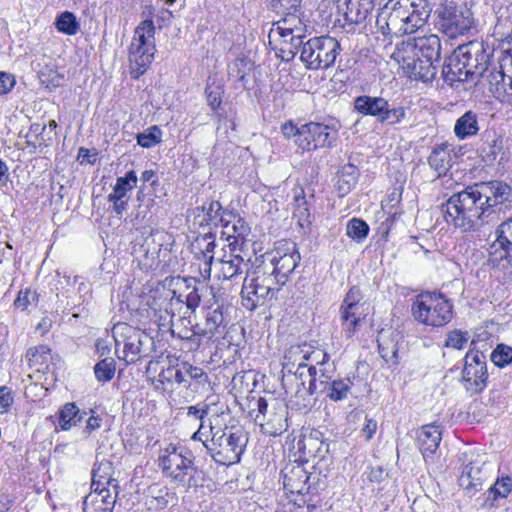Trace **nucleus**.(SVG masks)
<instances>
[{
  "label": "nucleus",
  "instance_id": "c9c22d12",
  "mask_svg": "<svg viewBox=\"0 0 512 512\" xmlns=\"http://www.w3.org/2000/svg\"><path fill=\"white\" fill-rule=\"evenodd\" d=\"M352 385L349 377L335 378L320 394H325L333 402L343 401L348 399Z\"/></svg>",
  "mask_w": 512,
  "mask_h": 512
},
{
  "label": "nucleus",
  "instance_id": "864d4df0",
  "mask_svg": "<svg viewBox=\"0 0 512 512\" xmlns=\"http://www.w3.org/2000/svg\"><path fill=\"white\" fill-rule=\"evenodd\" d=\"M491 361L498 367H504L512 361V348L498 345L491 354Z\"/></svg>",
  "mask_w": 512,
  "mask_h": 512
},
{
  "label": "nucleus",
  "instance_id": "393cba45",
  "mask_svg": "<svg viewBox=\"0 0 512 512\" xmlns=\"http://www.w3.org/2000/svg\"><path fill=\"white\" fill-rule=\"evenodd\" d=\"M156 50L140 44H130L128 50V61L131 75L138 78L145 73L152 63Z\"/></svg>",
  "mask_w": 512,
  "mask_h": 512
},
{
  "label": "nucleus",
  "instance_id": "603ef678",
  "mask_svg": "<svg viewBox=\"0 0 512 512\" xmlns=\"http://www.w3.org/2000/svg\"><path fill=\"white\" fill-rule=\"evenodd\" d=\"M178 321L183 326L182 328H179L177 324H172L173 327H175L172 330V334L176 335L178 338L182 340H194L195 337H198V334H196V324L191 327H187L186 324H191V321L187 318H179Z\"/></svg>",
  "mask_w": 512,
  "mask_h": 512
},
{
  "label": "nucleus",
  "instance_id": "f704fd0d",
  "mask_svg": "<svg viewBox=\"0 0 512 512\" xmlns=\"http://www.w3.org/2000/svg\"><path fill=\"white\" fill-rule=\"evenodd\" d=\"M155 26L152 20L141 21L134 30V35L130 44H140L149 47L150 50H156L155 46Z\"/></svg>",
  "mask_w": 512,
  "mask_h": 512
},
{
  "label": "nucleus",
  "instance_id": "cd10ccee",
  "mask_svg": "<svg viewBox=\"0 0 512 512\" xmlns=\"http://www.w3.org/2000/svg\"><path fill=\"white\" fill-rule=\"evenodd\" d=\"M174 383L179 385L187 384V378H185V373H183V362L177 367H168L162 370L153 381L155 389L161 391L171 390Z\"/></svg>",
  "mask_w": 512,
  "mask_h": 512
},
{
  "label": "nucleus",
  "instance_id": "7ed1b4c3",
  "mask_svg": "<svg viewBox=\"0 0 512 512\" xmlns=\"http://www.w3.org/2000/svg\"><path fill=\"white\" fill-rule=\"evenodd\" d=\"M489 53L483 42L470 41L459 45L443 65L444 81L453 86L456 82L471 81L477 84L488 71Z\"/></svg>",
  "mask_w": 512,
  "mask_h": 512
},
{
  "label": "nucleus",
  "instance_id": "b1692460",
  "mask_svg": "<svg viewBox=\"0 0 512 512\" xmlns=\"http://www.w3.org/2000/svg\"><path fill=\"white\" fill-rule=\"evenodd\" d=\"M218 264L220 266L218 278L223 280L233 279L242 274L244 269L249 266L244 258L236 253V248L232 247V243H229V252L225 251L223 257L218 260Z\"/></svg>",
  "mask_w": 512,
  "mask_h": 512
},
{
  "label": "nucleus",
  "instance_id": "2f4dec72",
  "mask_svg": "<svg viewBox=\"0 0 512 512\" xmlns=\"http://www.w3.org/2000/svg\"><path fill=\"white\" fill-rule=\"evenodd\" d=\"M479 131L478 119L473 111L465 112L454 125V134L459 140L475 136Z\"/></svg>",
  "mask_w": 512,
  "mask_h": 512
},
{
  "label": "nucleus",
  "instance_id": "9b49d317",
  "mask_svg": "<svg viewBox=\"0 0 512 512\" xmlns=\"http://www.w3.org/2000/svg\"><path fill=\"white\" fill-rule=\"evenodd\" d=\"M435 14L438 29L451 39L467 34L473 28L471 11L453 0H444Z\"/></svg>",
  "mask_w": 512,
  "mask_h": 512
},
{
  "label": "nucleus",
  "instance_id": "6ab92c4d",
  "mask_svg": "<svg viewBox=\"0 0 512 512\" xmlns=\"http://www.w3.org/2000/svg\"><path fill=\"white\" fill-rule=\"evenodd\" d=\"M281 474L286 494L304 495L309 492V475L302 464H287L282 469Z\"/></svg>",
  "mask_w": 512,
  "mask_h": 512
},
{
  "label": "nucleus",
  "instance_id": "f3484780",
  "mask_svg": "<svg viewBox=\"0 0 512 512\" xmlns=\"http://www.w3.org/2000/svg\"><path fill=\"white\" fill-rule=\"evenodd\" d=\"M501 103L512 106V76L506 75L502 67H492L480 82Z\"/></svg>",
  "mask_w": 512,
  "mask_h": 512
},
{
  "label": "nucleus",
  "instance_id": "473e14b6",
  "mask_svg": "<svg viewBox=\"0 0 512 512\" xmlns=\"http://www.w3.org/2000/svg\"><path fill=\"white\" fill-rule=\"evenodd\" d=\"M308 372L311 377L308 391L311 395L323 392L329 383L335 379L333 378L334 369L320 368L318 370L315 365H310Z\"/></svg>",
  "mask_w": 512,
  "mask_h": 512
},
{
  "label": "nucleus",
  "instance_id": "f03ea898",
  "mask_svg": "<svg viewBox=\"0 0 512 512\" xmlns=\"http://www.w3.org/2000/svg\"><path fill=\"white\" fill-rule=\"evenodd\" d=\"M427 0H389L377 18L384 35L412 34L427 23L431 14Z\"/></svg>",
  "mask_w": 512,
  "mask_h": 512
},
{
  "label": "nucleus",
  "instance_id": "13d9d810",
  "mask_svg": "<svg viewBox=\"0 0 512 512\" xmlns=\"http://www.w3.org/2000/svg\"><path fill=\"white\" fill-rule=\"evenodd\" d=\"M207 103L211 107L213 111H217V109L220 107L222 98V89L220 86H213L211 84H208L205 89Z\"/></svg>",
  "mask_w": 512,
  "mask_h": 512
},
{
  "label": "nucleus",
  "instance_id": "774afa93",
  "mask_svg": "<svg viewBox=\"0 0 512 512\" xmlns=\"http://www.w3.org/2000/svg\"><path fill=\"white\" fill-rule=\"evenodd\" d=\"M377 430V421L372 418H366L365 424L361 429L362 435L366 440H370Z\"/></svg>",
  "mask_w": 512,
  "mask_h": 512
},
{
  "label": "nucleus",
  "instance_id": "37998d69",
  "mask_svg": "<svg viewBox=\"0 0 512 512\" xmlns=\"http://www.w3.org/2000/svg\"><path fill=\"white\" fill-rule=\"evenodd\" d=\"M55 27L59 32L73 36L78 33L80 24L72 12L64 11L57 16L55 20Z\"/></svg>",
  "mask_w": 512,
  "mask_h": 512
},
{
  "label": "nucleus",
  "instance_id": "680f3d73",
  "mask_svg": "<svg viewBox=\"0 0 512 512\" xmlns=\"http://www.w3.org/2000/svg\"><path fill=\"white\" fill-rule=\"evenodd\" d=\"M307 363L310 362V365H320L323 366L327 363L329 359V355L321 349L311 350V347L307 345Z\"/></svg>",
  "mask_w": 512,
  "mask_h": 512
},
{
  "label": "nucleus",
  "instance_id": "de8ad7c7",
  "mask_svg": "<svg viewBox=\"0 0 512 512\" xmlns=\"http://www.w3.org/2000/svg\"><path fill=\"white\" fill-rule=\"evenodd\" d=\"M95 377L98 381H110L115 374V361L111 357H106L94 366Z\"/></svg>",
  "mask_w": 512,
  "mask_h": 512
},
{
  "label": "nucleus",
  "instance_id": "79ce46f5",
  "mask_svg": "<svg viewBox=\"0 0 512 512\" xmlns=\"http://www.w3.org/2000/svg\"><path fill=\"white\" fill-rule=\"evenodd\" d=\"M183 373H185V378H187V380L191 379L195 381L193 384V389L195 391L204 389L209 384V377L207 373L200 367L193 366L188 362H183ZM185 386L191 387L192 384L187 382Z\"/></svg>",
  "mask_w": 512,
  "mask_h": 512
},
{
  "label": "nucleus",
  "instance_id": "052dcab7",
  "mask_svg": "<svg viewBox=\"0 0 512 512\" xmlns=\"http://www.w3.org/2000/svg\"><path fill=\"white\" fill-rule=\"evenodd\" d=\"M362 299L363 295L361 293V290L358 287L354 286L350 288L349 291L347 292L341 306H350V308L352 306L363 308L364 302H362Z\"/></svg>",
  "mask_w": 512,
  "mask_h": 512
},
{
  "label": "nucleus",
  "instance_id": "c756f323",
  "mask_svg": "<svg viewBox=\"0 0 512 512\" xmlns=\"http://www.w3.org/2000/svg\"><path fill=\"white\" fill-rule=\"evenodd\" d=\"M223 321L224 316L220 306H217L213 310H207L204 321L196 323V334H198V337L211 338Z\"/></svg>",
  "mask_w": 512,
  "mask_h": 512
},
{
  "label": "nucleus",
  "instance_id": "a211bd4d",
  "mask_svg": "<svg viewBox=\"0 0 512 512\" xmlns=\"http://www.w3.org/2000/svg\"><path fill=\"white\" fill-rule=\"evenodd\" d=\"M488 251L493 264L502 260H512V216L498 226L496 239Z\"/></svg>",
  "mask_w": 512,
  "mask_h": 512
},
{
  "label": "nucleus",
  "instance_id": "8fccbe9b",
  "mask_svg": "<svg viewBox=\"0 0 512 512\" xmlns=\"http://www.w3.org/2000/svg\"><path fill=\"white\" fill-rule=\"evenodd\" d=\"M378 348H379V353H380L381 357L387 363L396 364L398 362L397 361L398 349L396 347V344H394L392 341L387 342L384 339L383 335H381L378 339Z\"/></svg>",
  "mask_w": 512,
  "mask_h": 512
},
{
  "label": "nucleus",
  "instance_id": "3c124183",
  "mask_svg": "<svg viewBox=\"0 0 512 512\" xmlns=\"http://www.w3.org/2000/svg\"><path fill=\"white\" fill-rule=\"evenodd\" d=\"M252 64L245 58H237L228 66V74L232 77L243 80L248 71H250Z\"/></svg>",
  "mask_w": 512,
  "mask_h": 512
},
{
  "label": "nucleus",
  "instance_id": "aec40b11",
  "mask_svg": "<svg viewBox=\"0 0 512 512\" xmlns=\"http://www.w3.org/2000/svg\"><path fill=\"white\" fill-rule=\"evenodd\" d=\"M92 491L83 501L84 512H112L115 504V496L104 487V482L94 478L91 483Z\"/></svg>",
  "mask_w": 512,
  "mask_h": 512
},
{
  "label": "nucleus",
  "instance_id": "4c0bfd02",
  "mask_svg": "<svg viewBox=\"0 0 512 512\" xmlns=\"http://www.w3.org/2000/svg\"><path fill=\"white\" fill-rule=\"evenodd\" d=\"M26 357L31 368H35L38 372H44L51 360V350L46 345H39L30 348L26 353Z\"/></svg>",
  "mask_w": 512,
  "mask_h": 512
},
{
  "label": "nucleus",
  "instance_id": "5fc2aeb1",
  "mask_svg": "<svg viewBox=\"0 0 512 512\" xmlns=\"http://www.w3.org/2000/svg\"><path fill=\"white\" fill-rule=\"evenodd\" d=\"M468 340H469L468 332H462L460 330H453L447 334L445 346L448 348L461 350L464 348V346L468 342Z\"/></svg>",
  "mask_w": 512,
  "mask_h": 512
},
{
  "label": "nucleus",
  "instance_id": "a19ab883",
  "mask_svg": "<svg viewBox=\"0 0 512 512\" xmlns=\"http://www.w3.org/2000/svg\"><path fill=\"white\" fill-rule=\"evenodd\" d=\"M138 178L134 170L128 171L124 177H118L112 193L108 197L128 198L127 195L137 185Z\"/></svg>",
  "mask_w": 512,
  "mask_h": 512
},
{
  "label": "nucleus",
  "instance_id": "58836bf2",
  "mask_svg": "<svg viewBox=\"0 0 512 512\" xmlns=\"http://www.w3.org/2000/svg\"><path fill=\"white\" fill-rule=\"evenodd\" d=\"M86 412H80L74 403H66L59 412L58 423L61 430H69L81 422Z\"/></svg>",
  "mask_w": 512,
  "mask_h": 512
},
{
  "label": "nucleus",
  "instance_id": "0eeeda50",
  "mask_svg": "<svg viewBox=\"0 0 512 512\" xmlns=\"http://www.w3.org/2000/svg\"><path fill=\"white\" fill-rule=\"evenodd\" d=\"M112 336L115 341L116 352L122 344V356L120 360L126 364H133L141 358L146 357L152 350L154 341L145 331L133 327L125 322H118L112 328Z\"/></svg>",
  "mask_w": 512,
  "mask_h": 512
},
{
  "label": "nucleus",
  "instance_id": "c85d7f7f",
  "mask_svg": "<svg viewBox=\"0 0 512 512\" xmlns=\"http://www.w3.org/2000/svg\"><path fill=\"white\" fill-rule=\"evenodd\" d=\"M307 345L289 347L283 357L282 368L288 373H296L299 368L309 367L307 363Z\"/></svg>",
  "mask_w": 512,
  "mask_h": 512
},
{
  "label": "nucleus",
  "instance_id": "69168bd1",
  "mask_svg": "<svg viewBox=\"0 0 512 512\" xmlns=\"http://www.w3.org/2000/svg\"><path fill=\"white\" fill-rule=\"evenodd\" d=\"M282 133L286 138H294V141L299 138V134L302 131V125L296 127L292 122H287L281 127Z\"/></svg>",
  "mask_w": 512,
  "mask_h": 512
},
{
  "label": "nucleus",
  "instance_id": "72a5a7b5",
  "mask_svg": "<svg viewBox=\"0 0 512 512\" xmlns=\"http://www.w3.org/2000/svg\"><path fill=\"white\" fill-rule=\"evenodd\" d=\"M221 223L223 226L222 234L226 236L227 240L234 239L232 245L237 243L238 238L244 239L249 230L242 218L231 213H228Z\"/></svg>",
  "mask_w": 512,
  "mask_h": 512
},
{
  "label": "nucleus",
  "instance_id": "49530a36",
  "mask_svg": "<svg viewBox=\"0 0 512 512\" xmlns=\"http://www.w3.org/2000/svg\"><path fill=\"white\" fill-rule=\"evenodd\" d=\"M294 201L295 208L293 211V217L297 218L298 224L301 227L308 226L311 223V215L307 207V201L302 190L301 194H295Z\"/></svg>",
  "mask_w": 512,
  "mask_h": 512
},
{
  "label": "nucleus",
  "instance_id": "bb28decb",
  "mask_svg": "<svg viewBox=\"0 0 512 512\" xmlns=\"http://www.w3.org/2000/svg\"><path fill=\"white\" fill-rule=\"evenodd\" d=\"M451 161V149L447 143L435 146L428 157V164L438 177L447 173L451 167Z\"/></svg>",
  "mask_w": 512,
  "mask_h": 512
},
{
  "label": "nucleus",
  "instance_id": "7c9ffc66",
  "mask_svg": "<svg viewBox=\"0 0 512 512\" xmlns=\"http://www.w3.org/2000/svg\"><path fill=\"white\" fill-rule=\"evenodd\" d=\"M358 168L351 164H345L337 173L336 189L340 197L347 195L356 185L358 180Z\"/></svg>",
  "mask_w": 512,
  "mask_h": 512
},
{
  "label": "nucleus",
  "instance_id": "423d86ee",
  "mask_svg": "<svg viewBox=\"0 0 512 512\" xmlns=\"http://www.w3.org/2000/svg\"><path fill=\"white\" fill-rule=\"evenodd\" d=\"M412 316L426 326L442 327L453 317V304L441 293L422 292L412 304Z\"/></svg>",
  "mask_w": 512,
  "mask_h": 512
},
{
  "label": "nucleus",
  "instance_id": "ddd939ff",
  "mask_svg": "<svg viewBox=\"0 0 512 512\" xmlns=\"http://www.w3.org/2000/svg\"><path fill=\"white\" fill-rule=\"evenodd\" d=\"M354 110L361 115L375 117L387 125H397L406 117L405 107H391L383 97L358 96L354 99Z\"/></svg>",
  "mask_w": 512,
  "mask_h": 512
},
{
  "label": "nucleus",
  "instance_id": "e433bc0d",
  "mask_svg": "<svg viewBox=\"0 0 512 512\" xmlns=\"http://www.w3.org/2000/svg\"><path fill=\"white\" fill-rule=\"evenodd\" d=\"M362 315H364L362 307H340V318L347 337H352L354 335Z\"/></svg>",
  "mask_w": 512,
  "mask_h": 512
},
{
  "label": "nucleus",
  "instance_id": "09e8293b",
  "mask_svg": "<svg viewBox=\"0 0 512 512\" xmlns=\"http://www.w3.org/2000/svg\"><path fill=\"white\" fill-rule=\"evenodd\" d=\"M162 132L158 126H151L144 132L137 134V143L144 148H151L160 143Z\"/></svg>",
  "mask_w": 512,
  "mask_h": 512
},
{
  "label": "nucleus",
  "instance_id": "0e129e2a",
  "mask_svg": "<svg viewBox=\"0 0 512 512\" xmlns=\"http://www.w3.org/2000/svg\"><path fill=\"white\" fill-rule=\"evenodd\" d=\"M500 150L501 143L498 140H493L491 143H488L487 146L482 148L483 157L486 161H493Z\"/></svg>",
  "mask_w": 512,
  "mask_h": 512
},
{
  "label": "nucleus",
  "instance_id": "2eb2a0df",
  "mask_svg": "<svg viewBox=\"0 0 512 512\" xmlns=\"http://www.w3.org/2000/svg\"><path fill=\"white\" fill-rule=\"evenodd\" d=\"M464 360L462 383L465 389L471 392L482 391L488 377L486 356L479 351L470 350L466 353Z\"/></svg>",
  "mask_w": 512,
  "mask_h": 512
},
{
  "label": "nucleus",
  "instance_id": "a18cd8bd",
  "mask_svg": "<svg viewBox=\"0 0 512 512\" xmlns=\"http://www.w3.org/2000/svg\"><path fill=\"white\" fill-rule=\"evenodd\" d=\"M369 233L368 224L359 218H352L346 225V235L357 243L363 242Z\"/></svg>",
  "mask_w": 512,
  "mask_h": 512
},
{
  "label": "nucleus",
  "instance_id": "dca6fc26",
  "mask_svg": "<svg viewBox=\"0 0 512 512\" xmlns=\"http://www.w3.org/2000/svg\"><path fill=\"white\" fill-rule=\"evenodd\" d=\"M283 246L287 247H277L269 262L263 261V264L275 275L281 285L286 283L289 275L295 270L300 261V254L294 243H285Z\"/></svg>",
  "mask_w": 512,
  "mask_h": 512
},
{
  "label": "nucleus",
  "instance_id": "e2e57ef3",
  "mask_svg": "<svg viewBox=\"0 0 512 512\" xmlns=\"http://www.w3.org/2000/svg\"><path fill=\"white\" fill-rule=\"evenodd\" d=\"M15 77L7 72L0 71V95L9 93L15 86Z\"/></svg>",
  "mask_w": 512,
  "mask_h": 512
},
{
  "label": "nucleus",
  "instance_id": "39448f33",
  "mask_svg": "<svg viewBox=\"0 0 512 512\" xmlns=\"http://www.w3.org/2000/svg\"><path fill=\"white\" fill-rule=\"evenodd\" d=\"M280 286L282 285L275 278V275L262 262L254 269L246 270V277L241 290L242 305L253 311L271 300Z\"/></svg>",
  "mask_w": 512,
  "mask_h": 512
},
{
  "label": "nucleus",
  "instance_id": "4468645a",
  "mask_svg": "<svg viewBox=\"0 0 512 512\" xmlns=\"http://www.w3.org/2000/svg\"><path fill=\"white\" fill-rule=\"evenodd\" d=\"M337 140V131L328 125L309 122L302 125V131L295 144L302 151H315L325 147L334 146Z\"/></svg>",
  "mask_w": 512,
  "mask_h": 512
},
{
  "label": "nucleus",
  "instance_id": "1a4fd4ad",
  "mask_svg": "<svg viewBox=\"0 0 512 512\" xmlns=\"http://www.w3.org/2000/svg\"><path fill=\"white\" fill-rule=\"evenodd\" d=\"M300 60L307 69H328L338 57L341 47L339 42L330 36L314 37L302 42L299 48Z\"/></svg>",
  "mask_w": 512,
  "mask_h": 512
},
{
  "label": "nucleus",
  "instance_id": "a878e982",
  "mask_svg": "<svg viewBox=\"0 0 512 512\" xmlns=\"http://www.w3.org/2000/svg\"><path fill=\"white\" fill-rule=\"evenodd\" d=\"M442 439L439 426L434 424L423 425L417 431V444L425 459L432 457L437 451Z\"/></svg>",
  "mask_w": 512,
  "mask_h": 512
},
{
  "label": "nucleus",
  "instance_id": "6e6d98bb",
  "mask_svg": "<svg viewBox=\"0 0 512 512\" xmlns=\"http://www.w3.org/2000/svg\"><path fill=\"white\" fill-rule=\"evenodd\" d=\"M215 248V243L213 240H210L206 243L205 249L202 251L204 263L200 266V272L204 279H209L211 276V265L213 262V250Z\"/></svg>",
  "mask_w": 512,
  "mask_h": 512
},
{
  "label": "nucleus",
  "instance_id": "412c9836",
  "mask_svg": "<svg viewBox=\"0 0 512 512\" xmlns=\"http://www.w3.org/2000/svg\"><path fill=\"white\" fill-rule=\"evenodd\" d=\"M487 477L485 461L479 456L472 455L468 463L464 465L459 485L468 492H475L482 488V483Z\"/></svg>",
  "mask_w": 512,
  "mask_h": 512
},
{
  "label": "nucleus",
  "instance_id": "ea45409f",
  "mask_svg": "<svg viewBox=\"0 0 512 512\" xmlns=\"http://www.w3.org/2000/svg\"><path fill=\"white\" fill-rule=\"evenodd\" d=\"M512 491V479L509 477H503L498 479L493 486L487 491V499L484 506L487 508L494 507V501L498 498H506Z\"/></svg>",
  "mask_w": 512,
  "mask_h": 512
},
{
  "label": "nucleus",
  "instance_id": "5701e85b",
  "mask_svg": "<svg viewBox=\"0 0 512 512\" xmlns=\"http://www.w3.org/2000/svg\"><path fill=\"white\" fill-rule=\"evenodd\" d=\"M437 61L413 57L403 59V68L411 79L431 82L437 73Z\"/></svg>",
  "mask_w": 512,
  "mask_h": 512
},
{
  "label": "nucleus",
  "instance_id": "338daca9",
  "mask_svg": "<svg viewBox=\"0 0 512 512\" xmlns=\"http://www.w3.org/2000/svg\"><path fill=\"white\" fill-rule=\"evenodd\" d=\"M201 295L198 288H193L186 296V305L189 309L194 311L200 304Z\"/></svg>",
  "mask_w": 512,
  "mask_h": 512
},
{
  "label": "nucleus",
  "instance_id": "f8f14e48",
  "mask_svg": "<svg viewBox=\"0 0 512 512\" xmlns=\"http://www.w3.org/2000/svg\"><path fill=\"white\" fill-rule=\"evenodd\" d=\"M257 413L254 421L261 431L269 436L282 434L287 428V406L285 402L272 395L260 397L256 401Z\"/></svg>",
  "mask_w": 512,
  "mask_h": 512
},
{
  "label": "nucleus",
  "instance_id": "4be33fe9",
  "mask_svg": "<svg viewBox=\"0 0 512 512\" xmlns=\"http://www.w3.org/2000/svg\"><path fill=\"white\" fill-rule=\"evenodd\" d=\"M406 48L410 50L415 57L437 62L440 61L441 42L440 38L435 34L414 38L412 41L407 42Z\"/></svg>",
  "mask_w": 512,
  "mask_h": 512
},
{
  "label": "nucleus",
  "instance_id": "bf43d9fd",
  "mask_svg": "<svg viewBox=\"0 0 512 512\" xmlns=\"http://www.w3.org/2000/svg\"><path fill=\"white\" fill-rule=\"evenodd\" d=\"M111 464L110 462H102L98 465L97 468L93 469L92 472V483L94 482V478L104 482V487L106 485H110L114 480L110 477Z\"/></svg>",
  "mask_w": 512,
  "mask_h": 512
},
{
  "label": "nucleus",
  "instance_id": "c03bdc74",
  "mask_svg": "<svg viewBox=\"0 0 512 512\" xmlns=\"http://www.w3.org/2000/svg\"><path fill=\"white\" fill-rule=\"evenodd\" d=\"M208 411L209 406L205 403L189 406L187 408V415L192 416L201 422L198 430L192 435V440H202V437L206 436L207 432L205 431V418L208 415Z\"/></svg>",
  "mask_w": 512,
  "mask_h": 512
},
{
  "label": "nucleus",
  "instance_id": "f257e3e1",
  "mask_svg": "<svg viewBox=\"0 0 512 512\" xmlns=\"http://www.w3.org/2000/svg\"><path fill=\"white\" fill-rule=\"evenodd\" d=\"M511 188L500 181L481 182L454 193L442 205L444 220L461 232H475L508 207Z\"/></svg>",
  "mask_w": 512,
  "mask_h": 512
},
{
  "label": "nucleus",
  "instance_id": "20e7f679",
  "mask_svg": "<svg viewBox=\"0 0 512 512\" xmlns=\"http://www.w3.org/2000/svg\"><path fill=\"white\" fill-rule=\"evenodd\" d=\"M211 437L208 435L200 440L212 459L221 465L239 462L244 451L247 438L241 429L221 428L208 424Z\"/></svg>",
  "mask_w": 512,
  "mask_h": 512
},
{
  "label": "nucleus",
  "instance_id": "4d7b16f0",
  "mask_svg": "<svg viewBox=\"0 0 512 512\" xmlns=\"http://www.w3.org/2000/svg\"><path fill=\"white\" fill-rule=\"evenodd\" d=\"M204 209L206 210L208 220L214 224L223 222L228 214L223 211L222 206L218 201H211Z\"/></svg>",
  "mask_w": 512,
  "mask_h": 512
},
{
  "label": "nucleus",
  "instance_id": "9d476101",
  "mask_svg": "<svg viewBox=\"0 0 512 512\" xmlns=\"http://www.w3.org/2000/svg\"><path fill=\"white\" fill-rule=\"evenodd\" d=\"M306 36V26L301 19L293 14L273 23L269 38L279 41L282 58L289 61L294 59Z\"/></svg>",
  "mask_w": 512,
  "mask_h": 512
},
{
  "label": "nucleus",
  "instance_id": "6e6552de",
  "mask_svg": "<svg viewBox=\"0 0 512 512\" xmlns=\"http://www.w3.org/2000/svg\"><path fill=\"white\" fill-rule=\"evenodd\" d=\"M186 448L169 444L159 455V467L165 477L178 486L189 487L196 468L193 460L188 457Z\"/></svg>",
  "mask_w": 512,
  "mask_h": 512
}]
</instances>
